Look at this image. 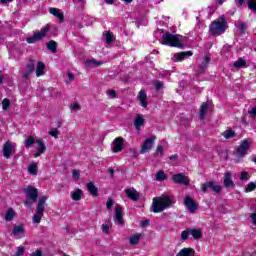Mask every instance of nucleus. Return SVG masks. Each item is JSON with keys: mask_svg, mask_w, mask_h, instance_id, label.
<instances>
[{"mask_svg": "<svg viewBox=\"0 0 256 256\" xmlns=\"http://www.w3.org/2000/svg\"><path fill=\"white\" fill-rule=\"evenodd\" d=\"M115 221L118 225L125 223V220H123V208L121 206H116L115 208Z\"/></svg>", "mask_w": 256, "mask_h": 256, "instance_id": "a211bd4d", "label": "nucleus"}, {"mask_svg": "<svg viewBox=\"0 0 256 256\" xmlns=\"http://www.w3.org/2000/svg\"><path fill=\"white\" fill-rule=\"evenodd\" d=\"M208 188L212 189V191H214V193H221V191H223V187H221L219 185H215V182H213V181L205 182L201 185L202 193H205Z\"/></svg>", "mask_w": 256, "mask_h": 256, "instance_id": "6e6552de", "label": "nucleus"}, {"mask_svg": "<svg viewBox=\"0 0 256 256\" xmlns=\"http://www.w3.org/2000/svg\"><path fill=\"white\" fill-rule=\"evenodd\" d=\"M71 107L72 109H81V105L78 102H75Z\"/></svg>", "mask_w": 256, "mask_h": 256, "instance_id": "e2e57ef3", "label": "nucleus"}, {"mask_svg": "<svg viewBox=\"0 0 256 256\" xmlns=\"http://www.w3.org/2000/svg\"><path fill=\"white\" fill-rule=\"evenodd\" d=\"M222 137H224V139H233L237 137V133L234 132L233 128H229L222 133Z\"/></svg>", "mask_w": 256, "mask_h": 256, "instance_id": "bb28decb", "label": "nucleus"}, {"mask_svg": "<svg viewBox=\"0 0 256 256\" xmlns=\"http://www.w3.org/2000/svg\"><path fill=\"white\" fill-rule=\"evenodd\" d=\"M47 196H40L38 199V204L36 206V214L33 216V223H41L43 213H45V203H47Z\"/></svg>", "mask_w": 256, "mask_h": 256, "instance_id": "20e7f679", "label": "nucleus"}, {"mask_svg": "<svg viewBox=\"0 0 256 256\" xmlns=\"http://www.w3.org/2000/svg\"><path fill=\"white\" fill-rule=\"evenodd\" d=\"M140 240H141V234H135L130 237V245H139Z\"/></svg>", "mask_w": 256, "mask_h": 256, "instance_id": "c9c22d12", "label": "nucleus"}, {"mask_svg": "<svg viewBox=\"0 0 256 256\" xmlns=\"http://www.w3.org/2000/svg\"><path fill=\"white\" fill-rule=\"evenodd\" d=\"M34 144H35V138L33 136H29L27 138V140L25 141V143H24V147L29 148V147H31Z\"/></svg>", "mask_w": 256, "mask_h": 256, "instance_id": "ea45409f", "label": "nucleus"}, {"mask_svg": "<svg viewBox=\"0 0 256 256\" xmlns=\"http://www.w3.org/2000/svg\"><path fill=\"white\" fill-rule=\"evenodd\" d=\"M31 74H32V72L25 70L22 77H23V79H29L31 77Z\"/></svg>", "mask_w": 256, "mask_h": 256, "instance_id": "13d9d810", "label": "nucleus"}, {"mask_svg": "<svg viewBox=\"0 0 256 256\" xmlns=\"http://www.w3.org/2000/svg\"><path fill=\"white\" fill-rule=\"evenodd\" d=\"M26 71H28L29 73L35 72V60H29L28 64L26 65Z\"/></svg>", "mask_w": 256, "mask_h": 256, "instance_id": "e433bc0d", "label": "nucleus"}, {"mask_svg": "<svg viewBox=\"0 0 256 256\" xmlns=\"http://www.w3.org/2000/svg\"><path fill=\"white\" fill-rule=\"evenodd\" d=\"M155 179L157 181H167V174H165V171L159 170L156 172Z\"/></svg>", "mask_w": 256, "mask_h": 256, "instance_id": "473e14b6", "label": "nucleus"}, {"mask_svg": "<svg viewBox=\"0 0 256 256\" xmlns=\"http://www.w3.org/2000/svg\"><path fill=\"white\" fill-rule=\"evenodd\" d=\"M102 231L103 233H105L106 235H109V226L107 224H103L102 225Z\"/></svg>", "mask_w": 256, "mask_h": 256, "instance_id": "6e6d98bb", "label": "nucleus"}, {"mask_svg": "<svg viewBox=\"0 0 256 256\" xmlns=\"http://www.w3.org/2000/svg\"><path fill=\"white\" fill-rule=\"evenodd\" d=\"M50 30L51 25L47 24L44 27H42L40 31H34V35L26 39L27 43H29V45H33L35 41H41V39L47 37V33H49Z\"/></svg>", "mask_w": 256, "mask_h": 256, "instance_id": "39448f33", "label": "nucleus"}, {"mask_svg": "<svg viewBox=\"0 0 256 256\" xmlns=\"http://www.w3.org/2000/svg\"><path fill=\"white\" fill-rule=\"evenodd\" d=\"M183 35L180 34H171V32L166 31L161 38V44L166 45L167 47H174L176 49H183L185 44L181 41Z\"/></svg>", "mask_w": 256, "mask_h": 256, "instance_id": "f257e3e1", "label": "nucleus"}, {"mask_svg": "<svg viewBox=\"0 0 256 256\" xmlns=\"http://www.w3.org/2000/svg\"><path fill=\"white\" fill-rule=\"evenodd\" d=\"M173 205V200L169 196L155 197L152 200V211L153 213H163L165 209Z\"/></svg>", "mask_w": 256, "mask_h": 256, "instance_id": "7ed1b4c3", "label": "nucleus"}, {"mask_svg": "<svg viewBox=\"0 0 256 256\" xmlns=\"http://www.w3.org/2000/svg\"><path fill=\"white\" fill-rule=\"evenodd\" d=\"M156 139L157 136H151L144 141L140 150L141 155H145V153H149V151L153 149V143H155Z\"/></svg>", "mask_w": 256, "mask_h": 256, "instance_id": "423d86ee", "label": "nucleus"}, {"mask_svg": "<svg viewBox=\"0 0 256 256\" xmlns=\"http://www.w3.org/2000/svg\"><path fill=\"white\" fill-rule=\"evenodd\" d=\"M49 13L51 15H54V17H57V19H59L60 23H63V21H65V16L61 12V10H59L57 8H50Z\"/></svg>", "mask_w": 256, "mask_h": 256, "instance_id": "4be33fe9", "label": "nucleus"}, {"mask_svg": "<svg viewBox=\"0 0 256 256\" xmlns=\"http://www.w3.org/2000/svg\"><path fill=\"white\" fill-rule=\"evenodd\" d=\"M36 143L38 145L37 152L34 154V157H41L45 151H47V146H45V142H43V138H37Z\"/></svg>", "mask_w": 256, "mask_h": 256, "instance_id": "ddd939ff", "label": "nucleus"}, {"mask_svg": "<svg viewBox=\"0 0 256 256\" xmlns=\"http://www.w3.org/2000/svg\"><path fill=\"white\" fill-rule=\"evenodd\" d=\"M163 151H164L163 146L158 145L157 148H156V152L154 153V155L157 156V155H159V153H160L161 157H163Z\"/></svg>", "mask_w": 256, "mask_h": 256, "instance_id": "3c124183", "label": "nucleus"}, {"mask_svg": "<svg viewBox=\"0 0 256 256\" xmlns=\"http://www.w3.org/2000/svg\"><path fill=\"white\" fill-rule=\"evenodd\" d=\"M125 193L128 199H130L131 201H138L141 197V194H139V192H137V190L135 189L127 188L125 190Z\"/></svg>", "mask_w": 256, "mask_h": 256, "instance_id": "dca6fc26", "label": "nucleus"}, {"mask_svg": "<svg viewBox=\"0 0 256 256\" xmlns=\"http://www.w3.org/2000/svg\"><path fill=\"white\" fill-rule=\"evenodd\" d=\"M140 225L141 227H147V225H149V220H143Z\"/></svg>", "mask_w": 256, "mask_h": 256, "instance_id": "69168bd1", "label": "nucleus"}, {"mask_svg": "<svg viewBox=\"0 0 256 256\" xmlns=\"http://www.w3.org/2000/svg\"><path fill=\"white\" fill-rule=\"evenodd\" d=\"M108 172L110 173V177H115V170H113V168H109Z\"/></svg>", "mask_w": 256, "mask_h": 256, "instance_id": "338daca9", "label": "nucleus"}, {"mask_svg": "<svg viewBox=\"0 0 256 256\" xmlns=\"http://www.w3.org/2000/svg\"><path fill=\"white\" fill-rule=\"evenodd\" d=\"M187 57H193L192 51H186V52H179L175 54V62L181 63V61H185Z\"/></svg>", "mask_w": 256, "mask_h": 256, "instance_id": "f3484780", "label": "nucleus"}, {"mask_svg": "<svg viewBox=\"0 0 256 256\" xmlns=\"http://www.w3.org/2000/svg\"><path fill=\"white\" fill-rule=\"evenodd\" d=\"M256 189V183L255 182H250L245 188L246 193H251V191H255Z\"/></svg>", "mask_w": 256, "mask_h": 256, "instance_id": "79ce46f5", "label": "nucleus"}, {"mask_svg": "<svg viewBox=\"0 0 256 256\" xmlns=\"http://www.w3.org/2000/svg\"><path fill=\"white\" fill-rule=\"evenodd\" d=\"M23 191L30 201H37L39 199V190L34 186H28Z\"/></svg>", "mask_w": 256, "mask_h": 256, "instance_id": "0eeeda50", "label": "nucleus"}, {"mask_svg": "<svg viewBox=\"0 0 256 256\" xmlns=\"http://www.w3.org/2000/svg\"><path fill=\"white\" fill-rule=\"evenodd\" d=\"M85 65L86 67H101V65H103V61H98L95 58L87 59Z\"/></svg>", "mask_w": 256, "mask_h": 256, "instance_id": "393cba45", "label": "nucleus"}, {"mask_svg": "<svg viewBox=\"0 0 256 256\" xmlns=\"http://www.w3.org/2000/svg\"><path fill=\"white\" fill-rule=\"evenodd\" d=\"M33 203H35V201H31V200L28 198V200L24 203V205H26V206H31Z\"/></svg>", "mask_w": 256, "mask_h": 256, "instance_id": "774afa93", "label": "nucleus"}, {"mask_svg": "<svg viewBox=\"0 0 256 256\" xmlns=\"http://www.w3.org/2000/svg\"><path fill=\"white\" fill-rule=\"evenodd\" d=\"M209 63H211V58L209 56H205L200 64L201 71H205V69H207V67L209 66Z\"/></svg>", "mask_w": 256, "mask_h": 256, "instance_id": "72a5a7b5", "label": "nucleus"}, {"mask_svg": "<svg viewBox=\"0 0 256 256\" xmlns=\"http://www.w3.org/2000/svg\"><path fill=\"white\" fill-rule=\"evenodd\" d=\"M45 63L38 62L36 66V77H41L44 75Z\"/></svg>", "mask_w": 256, "mask_h": 256, "instance_id": "cd10ccee", "label": "nucleus"}, {"mask_svg": "<svg viewBox=\"0 0 256 256\" xmlns=\"http://www.w3.org/2000/svg\"><path fill=\"white\" fill-rule=\"evenodd\" d=\"M107 95L112 97V99H115V97H117V92L115 90H108Z\"/></svg>", "mask_w": 256, "mask_h": 256, "instance_id": "5fc2aeb1", "label": "nucleus"}, {"mask_svg": "<svg viewBox=\"0 0 256 256\" xmlns=\"http://www.w3.org/2000/svg\"><path fill=\"white\" fill-rule=\"evenodd\" d=\"M190 235H192V237L194 239H202V237H203V234L198 229H191L190 230Z\"/></svg>", "mask_w": 256, "mask_h": 256, "instance_id": "f704fd0d", "label": "nucleus"}, {"mask_svg": "<svg viewBox=\"0 0 256 256\" xmlns=\"http://www.w3.org/2000/svg\"><path fill=\"white\" fill-rule=\"evenodd\" d=\"M250 218L252 219L253 225H256V213L250 214Z\"/></svg>", "mask_w": 256, "mask_h": 256, "instance_id": "bf43d9fd", "label": "nucleus"}, {"mask_svg": "<svg viewBox=\"0 0 256 256\" xmlns=\"http://www.w3.org/2000/svg\"><path fill=\"white\" fill-rule=\"evenodd\" d=\"M28 171L30 175H37V164L36 163L30 164L28 167Z\"/></svg>", "mask_w": 256, "mask_h": 256, "instance_id": "58836bf2", "label": "nucleus"}, {"mask_svg": "<svg viewBox=\"0 0 256 256\" xmlns=\"http://www.w3.org/2000/svg\"><path fill=\"white\" fill-rule=\"evenodd\" d=\"M31 256H43V251L41 249H37L31 254Z\"/></svg>", "mask_w": 256, "mask_h": 256, "instance_id": "4d7b16f0", "label": "nucleus"}, {"mask_svg": "<svg viewBox=\"0 0 256 256\" xmlns=\"http://www.w3.org/2000/svg\"><path fill=\"white\" fill-rule=\"evenodd\" d=\"M60 131L59 129H54L48 132V135H51V137H54V139H58L59 135H60Z\"/></svg>", "mask_w": 256, "mask_h": 256, "instance_id": "a18cd8bd", "label": "nucleus"}, {"mask_svg": "<svg viewBox=\"0 0 256 256\" xmlns=\"http://www.w3.org/2000/svg\"><path fill=\"white\" fill-rule=\"evenodd\" d=\"M125 148V139L123 137L119 136L113 140V153H121L123 149Z\"/></svg>", "mask_w": 256, "mask_h": 256, "instance_id": "9d476101", "label": "nucleus"}, {"mask_svg": "<svg viewBox=\"0 0 256 256\" xmlns=\"http://www.w3.org/2000/svg\"><path fill=\"white\" fill-rule=\"evenodd\" d=\"M172 182L176 183L177 185H189V178L186 177L183 173L174 174L172 176Z\"/></svg>", "mask_w": 256, "mask_h": 256, "instance_id": "f8f14e48", "label": "nucleus"}, {"mask_svg": "<svg viewBox=\"0 0 256 256\" xmlns=\"http://www.w3.org/2000/svg\"><path fill=\"white\" fill-rule=\"evenodd\" d=\"M247 29V22H241L240 25L238 26V31L240 35H245V33H247Z\"/></svg>", "mask_w": 256, "mask_h": 256, "instance_id": "4c0bfd02", "label": "nucleus"}, {"mask_svg": "<svg viewBox=\"0 0 256 256\" xmlns=\"http://www.w3.org/2000/svg\"><path fill=\"white\" fill-rule=\"evenodd\" d=\"M72 177L74 179H79V177H81V174L79 173V170L73 169L72 170Z\"/></svg>", "mask_w": 256, "mask_h": 256, "instance_id": "603ef678", "label": "nucleus"}, {"mask_svg": "<svg viewBox=\"0 0 256 256\" xmlns=\"http://www.w3.org/2000/svg\"><path fill=\"white\" fill-rule=\"evenodd\" d=\"M106 43H108V45L113 43V32L108 31L106 33Z\"/></svg>", "mask_w": 256, "mask_h": 256, "instance_id": "49530a36", "label": "nucleus"}, {"mask_svg": "<svg viewBox=\"0 0 256 256\" xmlns=\"http://www.w3.org/2000/svg\"><path fill=\"white\" fill-rule=\"evenodd\" d=\"M155 89H156V91H161V89H163V82H161V81L156 82Z\"/></svg>", "mask_w": 256, "mask_h": 256, "instance_id": "864d4df0", "label": "nucleus"}, {"mask_svg": "<svg viewBox=\"0 0 256 256\" xmlns=\"http://www.w3.org/2000/svg\"><path fill=\"white\" fill-rule=\"evenodd\" d=\"M86 187L92 197H99V188L93 182H88Z\"/></svg>", "mask_w": 256, "mask_h": 256, "instance_id": "aec40b11", "label": "nucleus"}, {"mask_svg": "<svg viewBox=\"0 0 256 256\" xmlns=\"http://www.w3.org/2000/svg\"><path fill=\"white\" fill-rule=\"evenodd\" d=\"M46 47L51 53H57V42L55 40H50L46 43Z\"/></svg>", "mask_w": 256, "mask_h": 256, "instance_id": "c85d7f7f", "label": "nucleus"}, {"mask_svg": "<svg viewBox=\"0 0 256 256\" xmlns=\"http://www.w3.org/2000/svg\"><path fill=\"white\" fill-rule=\"evenodd\" d=\"M113 205H115V201L112 198H108V200L106 202V208L108 210H111Z\"/></svg>", "mask_w": 256, "mask_h": 256, "instance_id": "8fccbe9b", "label": "nucleus"}, {"mask_svg": "<svg viewBox=\"0 0 256 256\" xmlns=\"http://www.w3.org/2000/svg\"><path fill=\"white\" fill-rule=\"evenodd\" d=\"M11 153H13V144L7 141L3 145V157H5V159H11Z\"/></svg>", "mask_w": 256, "mask_h": 256, "instance_id": "2eb2a0df", "label": "nucleus"}, {"mask_svg": "<svg viewBox=\"0 0 256 256\" xmlns=\"http://www.w3.org/2000/svg\"><path fill=\"white\" fill-rule=\"evenodd\" d=\"M209 109V104L207 102H204L200 108H199V119L200 121L205 120V115H207V111Z\"/></svg>", "mask_w": 256, "mask_h": 256, "instance_id": "412c9836", "label": "nucleus"}, {"mask_svg": "<svg viewBox=\"0 0 256 256\" xmlns=\"http://www.w3.org/2000/svg\"><path fill=\"white\" fill-rule=\"evenodd\" d=\"M145 125V118L141 117V115H137L135 120H134V127L140 131L141 127Z\"/></svg>", "mask_w": 256, "mask_h": 256, "instance_id": "b1692460", "label": "nucleus"}, {"mask_svg": "<svg viewBox=\"0 0 256 256\" xmlns=\"http://www.w3.org/2000/svg\"><path fill=\"white\" fill-rule=\"evenodd\" d=\"M228 27L225 16H220L209 25V33L212 37H219L227 31Z\"/></svg>", "mask_w": 256, "mask_h": 256, "instance_id": "f03ea898", "label": "nucleus"}, {"mask_svg": "<svg viewBox=\"0 0 256 256\" xmlns=\"http://www.w3.org/2000/svg\"><path fill=\"white\" fill-rule=\"evenodd\" d=\"M233 174L231 172H226L224 174V187L228 189H235V182H233Z\"/></svg>", "mask_w": 256, "mask_h": 256, "instance_id": "4468645a", "label": "nucleus"}, {"mask_svg": "<svg viewBox=\"0 0 256 256\" xmlns=\"http://www.w3.org/2000/svg\"><path fill=\"white\" fill-rule=\"evenodd\" d=\"M68 79L69 81H73L75 79V75L71 72H68Z\"/></svg>", "mask_w": 256, "mask_h": 256, "instance_id": "0e129e2a", "label": "nucleus"}, {"mask_svg": "<svg viewBox=\"0 0 256 256\" xmlns=\"http://www.w3.org/2000/svg\"><path fill=\"white\" fill-rule=\"evenodd\" d=\"M83 197V190L81 189H76V191H74L71 195V198L73 199V201H81Z\"/></svg>", "mask_w": 256, "mask_h": 256, "instance_id": "7c9ffc66", "label": "nucleus"}, {"mask_svg": "<svg viewBox=\"0 0 256 256\" xmlns=\"http://www.w3.org/2000/svg\"><path fill=\"white\" fill-rule=\"evenodd\" d=\"M233 67L236 69H247V61L243 58H239L233 63Z\"/></svg>", "mask_w": 256, "mask_h": 256, "instance_id": "a878e982", "label": "nucleus"}, {"mask_svg": "<svg viewBox=\"0 0 256 256\" xmlns=\"http://www.w3.org/2000/svg\"><path fill=\"white\" fill-rule=\"evenodd\" d=\"M4 219L7 222L13 221V219H15V210L13 208H9L6 212Z\"/></svg>", "mask_w": 256, "mask_h": 256, "instance_id": "2f4dec72", "label": "nucleus"}, {"mask_svg": "<svg viewBox=\"0 0 256 256\" xmlns=\"http://www.w3.org/2000/svg\"><path fill=\"white\" fill-rule=\"evenodd\" d=\"M23 233H25V228L23 227V224L16 225L12 229L13 235H23Z\"/></svg>", "mask_w": 256, "mask_h": 256, "instance_id": "c756f323", "label": "nucleus"}, {"mask_svg": "<svg viewBox=\"0 0 256 256\" xmlns=\"http://www.w3.org/2000/svg\"><path fill=\"white\" fill-rule=\"evenodd\" d=\"M23 255H25V247L19 246L14 256H23Z\"/></svg>", "mask_w": 256, "mask_h": 256, "instance_id": "de8ad7c7", "label": "nucleus"}, {"mask_svg": "<svg viewBox=\"0 0 256 256\" xmlns=\"http://www.w3.org/2000/svg\"><path fill=\"white\" fill-rule=\"evenodd\" d=\"M249 115H254L256 117V106L253 107L250 111H248Z\"/></svg>", "mask_w": 256, "mask_h": 256, "instance_id": "680f3d73", "label": "nucleus"}, {"mask_svg": "<svg viewBox=\"0 0 256 256\" xmlns=\"http://www.w3.org/2000/svg\"><path fill=\"white\" fill-rule=\"evenodd\" d=\"M184 205L188 209L189 213H195L197 209H199V205H197V202L193 200V198L187 196L184 199Z\"/></svg>", "mask_w": 256, "mask_h": 256, "instance_id": "9b49d317", "label": "nucleus"}, {"mask_svg": "<svg viewBox=\"0 0 256 256\" xmlns=\"http://www.w3.org/2000/svg\"><path fill=\"white\" fill-rule=\"evenodd\" d=\"M170 161H177V159H179V155L177 154H173L169 157Z\"/></svg>", "mask_w": 256, "mask_h": 256, "instance_id": "052dcab7", "label": "nucleus"}, {"mask_svg": "<svg viewBox=\"0 0 256 256\" xmlns=\"http://www.w3.org/2000/svg\"><path fill=\"white\" fill-rule=\"evenodd\" d=\"M249 179V172L243 171L240 174V181H247Z\"/></svg>", "mask_w": 256, "mask_h": 256, "instance_id": "09e8293b", "label": "nucleus"}, {"mask_svg": "<svg viewBox=\"0 0 256 256\" xmlns=\"http://www.w3.org/2000/svg\"><path fill=\"white\" fill-rule=\"evenodd\" d=\"M10 106H11V100H9L8 98H5L2 100V109L4 111H7Z\"/></svg>", "mask_w": 256, "mask_h": 256, "instance_id": "a19ab883", "label": "nucleus"}, {"mask_svg": "<svg viewBox=\"0 0 256 256\" xmlns=\"http://www.w3.org/2000/svg\"><path fill=\"white\" fill-rule=\"evenodd\" d=\"M176 256H195V249L191 247L183 248L176 254Z\"/></svg>", "mask_w": 256, "mask_h": 256, "instance_id": "5701e85b", "label": "nucleus"}, {"mask_svg": "<svg viewBox=\"0 0 256 256\" xmlns=\"http://www.w3.org/2000/svg\"><path fill=\"white\" fill-rule=\"evenodd\" d=\"M249 147H250L249 140L244 139L236 149L237 155L242 159V157H245L247 155V151H249Z\"/></svg>", "mask_w": 256, "mask_h": 256, "instance_id": "1a4fd4ad", "label": "nucleus"}, {"mask_svg": "<svg viewBox=\"0 0 256 256\" xmlns=\"http://www.w3.org/2000/svg\"><path fill=\"white\" fill-rule=\"evenodd\" d=\"M138 101H140L141 107H144V109H147V106L149 103L147 102V92L145 90H140L138 94Z\"/></svg>", "mask_w": 256, "mask_h": 256, "instance_id": "6ab92c4d", "label": "nucleus"}, {"mask_svg": "<svg viewBox=\"0 0 256 256\" xmlns=\"http://www.w3.org/2000/svg\"><path fill=\"white\" fill-rule=\"evenodd\" d=\"M191 234V231L189 229H186L181 232V239L182 241H187L189 239V235Z\"/></svg>", "mask_w": 256, "mask_h": 256, "instance_id": "c03bdc74", "label": "nucleus"}, {"mask_svg": "<svg viewBox=\"0 0 256 256\" xmlns=\"http://www.w3.org/2000/svg\"><path fill=\"white\" fill-rule=\"evenodd\" d=\"M248 8L250 11H253V13H256V1L255 0H248Z\"/></svg>", "mask_w": 256, "mask_h": 256, "instance_id": "37998d69", "label": "nucleus"}]
</instances>
